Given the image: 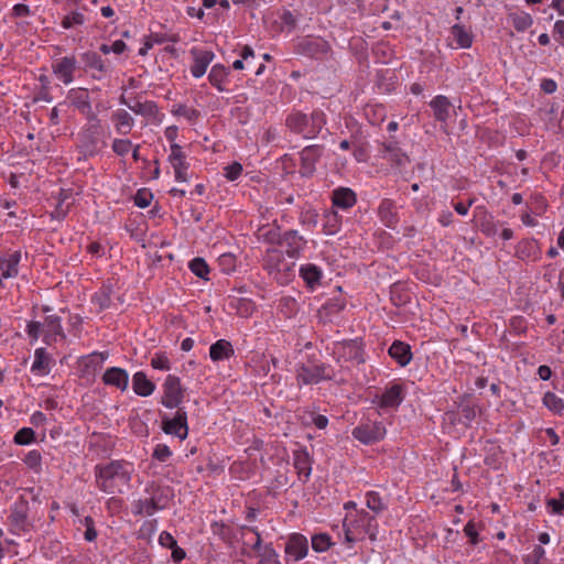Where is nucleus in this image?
<instances>
[{
  "label": "nucleus",
  "mask_w": 564,
  "mask_h": 564,
  "mask_svg": "<svg viewBox=\"0 0 564 564\" xmlns=\"http://www.w3.org/2000/svg\"><path fill=\"white\" fill-rule=\"evenodd\" d=\"M284 552L288 561H301L308 553V540L301 533H292L288 536L284 545Z\"/></svg>",
  "instance_id": "14"
},
{
  "label": "nucleus",
  "mask_w": 564,
  "mask_h": 564,
  "mask_svg": "<svg viewBox=\"0 0 564 564\" xmlns=\"http://www.w3.org/2000/svg\"><path fill=\"white\" fill-rule=\"evenodd\" d=\"M53 73L65 85L74 80V72L76 69V59L74 56H65L52 64Z\"/></svg>",
  "instance_id": "20"
},
{
  "label": "nucleus",
  "mask_w": 564,
  "mask_h": 564,
  "mask_svg": "<svg viewBox=\"0 0 564 564\" xmlns=\"http://www.w3.org/2000/svg\"><path fill=\"white\" fill-rule=\"evenodd\" d=\"M324 147L321 144H312L305 147L300 152V174L304 177H311L316 171V163L319 161L323 155Z\"/></svg>",
  "instance_id": "12"
},
{
  "label": "nucleus",
  "mask_w": 564,
  "mask_h": 564,
  "mask_svg": "<svg viewBox=\"0 0 564 564\" xmlns=\"http://www.w3.org/2000/svg\"><path fill=\"white\" fill-rule=\"evenodd\" d=\"M242 173V165L234 162L225 167V176L229 181H236Z\"/></svg>",
  "instance_id": "61"
},
{
  "label": "nucleus",
  "mask_w": 564,
  "mask_h": 564,
  "mask_svg": "<svg viewBox=\"0 0 564 564\" xmlns=\"http://www.w3.org/2000/svg\"><path fill=\"white\" fill-rule=\"evenodd\" d=\"M80 522L86 528L84 532L85 540H87L88 542L95 541L97 538V530L95 529L94 519L90 516H87Z\"/></svg>",
  "instance_id": "56"
},
{
  "label": "nucleus",
  "mask_w": 564,
  "mask_h": 564,
  "mask_svg": "<svg viewBox=\"0 0 564 564\" xmlns=\"http://www.w3.org/2000/svg\"><path fill=\"white\" fill-rule=\"evenodd\" d=\"M169 161L174 169L176 181L186 182L188 163L186 162V155L182 151V147L180 144L173 143L171 145Z\"/></svg>",
  "instance_id": "19"
},
{
  "label": "nucleus",
  "mask_w": 564,
  "mask_h": 564,
  "mask_svg": "<svg viewBox=\"0 0 564 564\" xmlns=\"http://www.w3.org/2000/svg\"><path fill=\"white\" fill-rule=\"evenodd\" d=\"M379 145V154L394 166L404 167L410 162L409 156L402 151L394 138L383 141Z\"/></svg>",
  "instance_id": "15"
},
{
  "label": "nucleus",
  "mask_w": 564,
  "mask_h": 564,
  "mask_svg": "<svg viewBox=\"0 0 564 564\" xmlns=\"http://www.w3.org/2000/svg\"><path fill=\"white\" fill-rule=\"evenodd\" d=\"M294 467L297 470L299 476L308 478L311 475V457L306 449L295 451L293 454Z\"/></svg>",
  "instance_id": "36"
},
{
  "label": "nucleus",
  "mask_w": 564,
  "mask_h": 564,
  "mask_svg": "<svg viewBox=\"0 0 564 564\" xmlns=\"http://www.w3.org/2000/svg\"><path fill=\"white\" fill-rule=\"evenodd\" d=\"M21 261V251L7 252L0 258V270L2 278H15L19 274V263Z\"/></svg>",
  "instance_id": "24"
},
{
  "label": "nucleus",
  "mask_w": 564,
  "mask_h": 564,
  "mask_svg": "<svg viewBox=\"0 0 564 564\" xmlns=\"http://www.w3.org/2000/svg\"><path fill=\"white\" fill-rule=\"evenodd\" d=\"M516 256L521 260H536L540 256L538 241L534 239H523L516 248Z\"/></svg>",
  "instance_id": "34"
},
{
  "label": "nucleus",
  "mask_w": 564,
  "mask_h": 564,
  "mask_svg": "<svg viewBox=\"0 0 564 564\" xmlns=\"http://www.w3.org/2000/svg\"><path fill=\"white\" fill-rule=\"evenodd\" d=\"M132 143L128 139H115L112 142V151L120 156L128 154Z\"/></svg>",
  "instance_id": "57"
},
{
  "label": "nucleus",
  "mask_w": 564,
  "mask_h": 564,
  "mask_svg": "<svg viewBox=\"0 0 564 564\" xmlns=\"http://www.w3.org/2000/svg\"><path fill=\"white\" fill-rule=\"evenodd\" d=\"M240 533L245 547H249L251 551H254L257 554L262 555L268 560H270L271 556H276L275 551L270 546H265L264 552L260 553L262 539L256 528L242 525L240 527Z\"/></svg>",
  "instance_id": "13"
},
{
  "label": "nucleus",
  "mask_w": 564,
  "mask_h": 564,
  "mask_svg": "<svg viewBox=\"0 0 564 564\" xmlns=\"http://www.w3.org/2000/svg\"><path fill=\"white\" fill-rule=\"evenodd\" d=\"M191 271L198 278L207 280V274L209 273V268L206 261L203 258H194L189 262Z\"/></svg>",
  "instance_id": "49"
},
{
  "label": "nucleus",
  "mask_w": 564,
  "mask_h": 564,
  "mask_svg": "<svg viewBox=\"0 0 564 564\" xmlns=\"http://www.w3.org/2000/svg\"><path fill=\"white\" fill-rule=\"evenodd\" d=\"M464 533L468 538L470 544L475 545L479 542V534L476 524L473 521H468L464 528Z\"/></svg>",
  "instance_id": "62"
},
{
  "label": "nucleus",
  "mask_w": 564,
  "mask_h": 564,
  "mask_svg": "<svg viewBox=\"0 0 564 564\" xmlns=\"http://www.w3.org/2000/svg\"><path fill=\"white\" fill-rule=\"evenodd\" d=\"M112 120L116 123V129L121 134L130 133L133 127V118L123 109H119L112 113Z\"/></svg>",
  "instance_id": "38"
},
{
  "label": "nucleus",
  "mask_w": 564,
  "mask_h": 564,
  "mask_svg": "<svg viewBox=\"0 0 564 564\" xmlns=\"http://www.w3.org/2000/svg\"><path fill=\"white\" fill-rule=\"evenodd\" d=\"M333 207L347 210L357 203L356 193L349 187H338L332 192Z\"/></svg>",
  "instance_id": "25"
},
{
  "label": "nucleus",
  "mask_w": 564,
  "mask_h": 564,
  "mask_svg": "<svg viewBox=\"0 0 564 564\" xmlns=\"http://www.w3.org/2000/svg\"><path fill=\"white\" fill-rule=\"evenodd\" d=\"M133 473L132 464L120 459L95 466L97 488L108 495L122 494L130 488Z\"/></svg>",
  "instance_id": "1"
},
{
  "label": "nucleus",
  "mask_w": 564,
  "mask_h": 564,
  "mask_svg": "<svg viewBox=\"0 0 564 564\" xmlns=\"http://www.w3.org/2000/svg\"><path fill=\"white\" fill-rule=\"evenodd\" d=\"M82 61L85 64L86 68L95 69L100 75H93L94 78L100 79L101 75L106 74L109 70V66L106 64V62L101 58V56L93 51H88L82 55Z\"/></svg>",
  "instance_id": "29"
},
{
  "label": "nucleus",
  "mask_w": 564,
  "mask_h": 564,
  "mask_svg": "<svg viewBox=\"0 0 564 564\" xmlns=\"http://www.w3.org/2000/svg\"><path fill=\"white\" fill-rule=\"evenodd\" d=\"M324 218V232L326 235H335L340 228L341 217L337 212L329 210L325 213Z\"/></svg>",
  "instance_id": "41"
},
{
  "label": "nucleus",
  "mask_w": 564,
  "mask_h": 564,
  "mask_svg": "<svg viewBox=\"0 0 564 564\" xmlns=\"http://www.w3.org/2000/svg\"><path fill=\"white\" fill-rule=\"evenodd\" d=\"M85 23V17L83 13L78 11H73L69 14L65 15L61 22L64 29H72L75 25H82Z\"/></svg>",
  "instance_id": "53"
},
{
  "label": "nucleus",
  "mask_w": 564,
  "mask_h": 564,
  "mask_svg": "<svg viewBox=\"0 0 564 564\" xmlns=\"http://www.w3.org/2000/svg\"><path fill=\"white\" fill-rule=\"evenodd\" d=\"M334 377L335 371L330 365L317 362L314 359H307L296 367V381L300 387L333 380Z\"/></svg>",
  "instance_id": "5"
},
{
  "label": "nucleus",
  "mask_w": 564,
  "mask_h": 564,
  "mask_svg": "<svg viewBox=\"0 0 564 564\" xmlns=\"http://www.w3.org/2000/svg\"><path fill=\"white\" fill-rule=\"evenodd\" d=\"M280 19L282 24L288 28L289 31H293L296 28L297 19L290 10H284L280 15Z\"/></svg>",
  "instance_id": "63"
},
{
  "label": "nucleus",
  "mask_w": 564,
  "mask_h": 564,
  "mask_svg": "<svg viewBox=\"0 0 564 564\" xmlns=\"http://www.w3.org/2000/svg\"><path fill=\"white\" fill-rule=\"evenodd\" d=\"M161 429L164 433L174 435L180 440H185L188 434V429L178 426V423L175 421V419H170L166 414L162 415Z\"/></svg>",
  "instance_id": "37"
},
{
  "label": "nucleus",
  "mask_w": 564,
  "mask_h": 564,
  "mask_svg": "<svg viewBox=\"0 0 564 564\" xmlns=\"http://www.w3.org/2000/svg\"><path fill=\"white\" fill-rule=\"evenodd\" d=\"M366 505L375 513H380L381 511L387 509L386 503L382 502V499L380 498L379 494L376 491L367 492Z\"/></svg>",
  "instance_id": "50"
},
{
  "label": "nucleus",
  "mask_w": 564,
  "mask_h": 564,
  "mask_svg": "<svg viewBox=\"0 0 564 564\" xmlns=\"http://www.w3.org/2000/svg\"><path fill=\"white\" fill-rule=\"evenodd\" d=\"M46 327V334L44 336V341L50 344V339L52 336H61L65 338V334L63 332L61 325V317L56 315L46 316L45 322L43 324Z\"/></svg>",
  "instance_id": "39"
},
{
  "label": "nucleus",
  "mask_w": 564,
  "mask_h": 564,
  "mask_svg": "<svg viewBox=\"0 0 564 564\" xmlns=\"http://www.w3.org/2000/svg\"><path fill=\"white\" fill-rule=\"evenodd\" d=\"M171 456L172 451L165 444H158L152 454V457L161 463H165Z\"/></svg>",
  "instance_id": "58"
},
{
  "label": "nucleus",
  "mask_w": 564,
  "mask_h": 564,
  "mask_svg": "<svg viewBox=\"0 0 564 564\" xmlns=\"http://www.w3.org/2000/svg\"><path fill=\"white\" fill-rule=\"evenodd\" d=\"M470 395H464L458 403V422L465 426H469L476 419L477 410Z\"/></svg>",
  "instance_id": "27"
},
{
  "label": "nucleus",
  "mask_w": 564,
  "mask_h": 564,
  "mask_svg": "<svg viewBox=\"0 0 564 564\" xmlns=\"http://www.w3.org/2000/svg\"><path fill=\"white\" fill-rule=\"evenodd\" d=\"M151 366L154 369L169 370L170 361L169 358L164 355H155L151 360Z\"/></svg>",
  "instance_id": "64"
},
{
  "label": "nucleus",
  "mask_w": 564,
  "mask_h": 564,
  "mask_svg": "<svg viewBox=\"0 0 564 564\" xmlns=\"http://www.w3.org/2000/svg\"><path fill=\"white\" fill-rule=\"evenodd\" d=\"M235 355L234 347L226 339H218L209 347V357L213 361L229 359Z\"/></svg>",
  "instance_id": "30"
},
{
  "label": "nucleus",
  "mask_w": 564,
  "mask_h": 564,
  "mask_svg": "<svg viewBox=\"0 0 564 564\" xmlns=\"http://www.w3.org/2000/svg\"><path fill=\"white\" fill-rule=\"evenodd\" d=\"M174 115L183 116L187 118L189 121L196 120L199 116V111L195 108H189L186 105H178L175 110H173Z\"/></svg>",
  "instance_id": "59"
},
{
  "label": "nucleus",
  "mask_w": 564,
  "mask_h": 564,
  "mask_svg": "<svg viewBox=\"0 0 564 564\" xmlns=\"http://www.w3.org/2000/svg\"><path fill=\"white\" fill-rule=\"evenodd\" d=\"M259 234H260V237H262L264 241H267L269 243L281 245L283 234L280 232L279 227L273 228V227L264 226L259 229Z\"/></svg>",
  "instance_id": "48"
},
{
  "label": "nucleus",
  "mask_w": 564,
  "mask_h": 564,
  "mask_svg": "<svg viewBox=\"0 0 564 564\" xmlns=\"http://www.w3.org/2000/svg\"><path fill=\"white\" fill-rule=\"evenodd\" d=\"M13 440L18 445H28L35 440V433L31 427H22L15 433Z\"/></svg>",
  "instance_id": "52"
},
{
  "label": "nucleus",
  "mask_w": 564,
  "mask_h": 564,
  "mask_svg": "<svg viewBox=\"0 0 564 564\" xmlns=\"http://www.w3.org/2000/svg\"><path fill=\"white\" fill-rule=\"evenodd\" d=\"M361 520L367 522L365 533L369 536V539L371 541H375L377 539V532H378L376 518L372 516H369V513H367V512H364Z\"/></svg>",
  "instance_id": "55"
},
{
  "label": "nucleus",
  "mask_w": 564,
  "mask_h": 564,
  "mask_svg": "<svg viewBox=\"0 0 564 564\" xmlns=\"http://www.w3.org/2000/svg\"><path fill=\"white\" fill-rule=\"evenodd\" d=\"M389 356L394 359L401 367L408 366L412 360V351L410 345L394 340L390 346Z\"/></svg>",
  "instance_id": "26"
},
{
  "label": "nucleus",
  "mask_w": 564,
  "mask_h": 564,
  "mask_svg": "<svg viewBox=\"0 0 564 564\" xmlns=\"http://www.w3.org/2000/svg\"><path fill=\"white\" fill-rule=\"evenodd\" d=\"M191 54L194 59L191 66V73L195 78H199L206 73L207 67L215 57V54L209 50H200L197 47H193L191 50Z\"/></svg>",
  "instance_id": "18"
},
{
  "label": "nucleus",
  "mask_w": 564,
  "mask_h": 564,
  "mask_svg": "<svg viewBox=\"0 0 564 564\" xmlns=\"http://www.w3.org/2000/svg\"><path fill=\"white\" fill-rule=\"evenodd\" d=\"M130 110L134 113L148 117V118H156L159 116V107L154 101H135L133 106H130Z\"/></svg>",
  "instance_id": "40"
},
{
  "label": "nucleus",
  "mask_w": 564,
  "mask_h": 564,
  "mask_svg": "<svg viewBox=\"0 0 564 564\" xmlns=\"http://www.w3.org/2000/svg\"><path fill=\"white\" fill-rule=\"evenodd\" d=\"M318 214L314 209H306L301 213L300 221L303 225L315 227L317 225Z\"/></svg>",
  "instance_id": "60"
},
{
  "label": "nucleus",
  "mask_w": 564,
  "mask_h": 564,
  "mask_svg": "<svg viewBox=\"0 0 564 564\" xmlns=\"http://www.w3.org/2000/svg\"><path fill=\"white\" fill-rule=\"evenodd\" d=\"M378 216L386 227L394 229L399 223L395 203L390 198L382 199L378 207Z\"/></svg>",
  "instance_id": "22"
},
{
  "label": "nucleus",
  "mask_w": 564,
  "mask_h": 564,
  "mask_svg": "<svg viewBox=\"0 0 564 564\" xmlns=\"http://www.w3.org/2000/svg\"><path fill=\"white\" fill-rule=\"evenodd\" d=\"M306 245V239L297 230L290 229L283 232L281 245L290 258H297Z\"/></svg>",
  "instance_id": "17"
},
{
  "label": "nucleus",
  "mask_w": 564,
  "mask_h": 564,
  "mask_svg": "<svg viewBox=\"0 0 564 564\" xmlns=\"http://www.w3.org/2000/svg\"><path fill=\"white\" fill-rule=\"evenodd\" d=\"M293 51L297 55L324 59L330 52V44L321 36L306 35L293 42Z\"/></svg>",
  "instance_id": "7"
},
{
  "label": "nucleus",
  "mask_w": 564,
  "mask_h": 564,
  "mask_svg": "<svg viewBox=\"0 0 564 564\" xmlns=\"http://www.w3.org/2000/svg\"><path fill=\"white\" fill-rule=\"evenodd\" d=\"M102 382L106 386L116 387L120 391H126L129 386V375L123 368L111 367L102 375Z\"/></svg>",
  "instance_id": "23"
},
{
  "label": "nucleus",
  "mask_w": 564,
  "mask_h": 564,
  "mask_svg": "<svg viewBox=\"0 0 564 564\" xmlns=\"http://www.w3.org/2000/svg\"><path fill=\"white\" fill-rule=\"evenodd\" d=\"M153 194L148 188H140L137 191L133 200L134 204L140 208H145L151 204Z\"/></svg>",
  "instance_id": "54"
},
{
  "label": "nucleus",
  "mask_w": 564,
  "mask_h": 564,
  "mask_svg": "<svg viewBox=\"0 0 564 564\" xmlns=\"http://www.w3.org/2000/svg\"><path fill=\"white\" fill-rule=\"evenodd\" d=\"M452 35L456 43L463 47L468 48L471 46L473 37L470 33L466 31V29L463 25L455 24L452 26Z\"/></svg>",
  "instance_id": "42"
},
{
  "label": "nucleus",
  "mask_w": 564,
  "mask_h": 564,
  "mask_svg": "<svg viewBox=\"0 0 564 564\" xmlns=\"http://www.w3.org/2000/svg\"><path fill=\"white\" fill-rule=\"evenodd\" d=\"M263 269L282 284L289 281L288 272L291 271V267L284 261L283 253L278 249L267 250L263 257Z\"/></svg>",
  "instance_id": "8"
},
{
  "label": "nucleus",
  "mask_w": 564,
  "mask_h": 564,
  "mask_svg": "<svg viewBox=\"0 0 564 564\" xmlns=\"http://www.w3.org/2000/svg\"><path fill=\"white\" fill-rule=\"evenodd\" d=\"M300 276L303 279L308 289L314 290L317 285L321 284L323 272L319 267L313 263H306L301 265Z\"/></svg>",
  "instance_id": "28"
},
{
  "label": "nucleus",
  "mask_w": 564,
  "mask_h": 564,
  "mask_svg": "<svg viewBox=\"0 0 564 564\" xmlns=\"http://www.w3.org/2000/svg\"><path fill=\"white\" fill-rule=\"evenodd\" d=\"M386 435V427L381 422H367L352 430V436L364 444H373Z\"/></svg>",
  "instance_id": "11"
},
{
  "label": "nucleus",
  "mask_w": 564,
  "mask_h": 564,
  "mask_svg": "<svg viewBox=\"0 0 564 564\" xmlns=\"http://www.w3.org/2000/svg\"><path fill=\"white\" fill-rule=\"evenodd\" d=\"M145 491L151 496L145 499L135 500L132 505L134 516H152L154 512L165 509L173 496L169 487H161L151 484Z\"/></svg>",
  "instance_id": "4"
},
{
  "label": "nucleus",
  "mask_w": 564,
  "mask_h": 564,
  "mask_svg": "<svg viewBox=\"0 0 564 564\" xmlns=\"http://www.w3.org/2000/svg\"><path fill=\"white\" fill-rule=\"evenodd\" d=\"M333 352L338 362L351 361L356 365L365 362L364 349L361 344L356 339L336 343Z\"/></svg>",
  "instance_id": "9"
},
{
  "label": "nucleus",
  "mask_w": 564,
  "mask_h": 564,
  "mask_svg": "<svg viewBox=\"0 0 564 564\" xmlns=\"http://www.w3.org/2000/svg\"><path fill=\"white\" fill-rule=\"evenodd\" d=\"M430 107L433 109L434 117L437 121H447L452 104L446 96L438 95L434 97L430 102Z\"/></svg>",
  "instance_id": "33"
},
{
  "label": "nucleus",
  "mask_w": 564,
  "mask_h": 564,
  "mask_svg": "<svg viewBox=\"0 0 564 564\" xmlns=\"http://www.w3.org/2000/svg\"><path fill=\"white\" fill-rule=\"evenodd\" d=\"M10 531L17 535H26L34 529L33 520L30 517V503L24 497L13 502L8 517Z\"/></svg>",
  "instance_id": "6"
},
{
  "label": "nucleus",
  "mask_w": 564,
  "mask_h": 564,
  "mask_svg": "<svg viewBox=\"0 0 564 564\" xmlns=\"http://www.w3.org/2000/svg\"><path fill=\"white\" fill-rule=\"evenodd\" d=\"M543 404L552 412L561 414L564 410V401L553 392H546L543 397Z\"/></svg>",
  "instance_id": "46"
},
{
  "label": "nucleus",
  "mask_w": 564,
  "mask_h": 564,
  "mask_svg": "<svg viewBox=\"0 0 564 564\" xmlns=\"http://www.w3.org/2000/svg\"><path fill=\"white\" fill-rule=\"evenodd\" d=\"M184 398V389L178 377L169 375L163 383L161 404L167 409L178 408Z\"/></svg>",
  "instance_id": "10"
},
{
  "label": "nucleus",
  "mask_w": 564,
  "mask_h": 564,
  "mask_svg": "<svg viewBox=\"0 0 564 564\" xmlns=\"http://www.w3.org/2000/svg\"><path fill=\"white\" fill-rule=\"evenodd\" d=\"M311 543L312 549L318 553L327 551L333 545L330 535L327 533L314 534L311 538Z\"/></svg>",
  "instance_id": "45"
},
{
  "label": "nucleus",
  "mask_w": 564,
  "mask_h": 564,
  "mask_svg": "<svg viewBox=\"0 0 564 564\" xmlns=\"http://www.w3.org/2000/svg\"><path fill=\"white\" fill-rule=\"evenodd\" d=\"M111 290L108 286H102L95 295L93 296V303L98 305L99 310H106L111 304Z\"/></svg>",
  "instance_id": "47"
},
{
  "label": "nucleus",
  "mask_w": 564,
  "mask_h": 564,
  "mask_svg": "<svg viewBox=\"0 0 564 564\" xmlns=\"http://www.w3.org/2000/svg\"><path fill=\"white\" fill-rule=\"evenodd\" d=\"M229 74L230 70L228 67L216 64L208 74V80L218 91L223 93L227 90L223 84L226 82Z\"/></svg>",
  "instance_id": "35"
},
{
  "label": "nucleus",
  "mask_w": 564,
  "mask_h": 564,
  "mask_svg": "<svg viewBox=\"0 0 564 564\" xmlns=\"http://www.w3.org/2000/svg\"><path fill=\"white\" fill-rule=\"evenodd\" d=\"M107 148V132L97 116L80 129L76 137V149L80 154L79 159H89L100 154Z\"/></svg>",
  "instance_id": "2"
},
{
  "label": "nucleus",
  "mask_w": 564,
  "mask_h": 564,
  "mask_svg": "<svg viewBox=\"0 0 564 564\" xmlns=\"http://www.w3.org/2000/svg\"><path fill=\"white\" fill-rule=\"evenodd\" d=\"M513 28L518 32H524L533 24V19L529 13L520 12L510 14Z\"/></svg>",
  "instance_id": "44"
},
{
  "label": "nucleus",
  "mask_w": 564,
  "mask_h": 564,
  "mask_svg": "<svg viewBox=\"0 0 564 564\" xmlns=\"http://www.w3.org/2000/svg\"><path fill=\"white\" fill-rule=\"evenodd\" d=\"M132 389L140 397H149L155 390V384L148 379L143 371H138L132 377Z\"/></svg>",
  "instance_id": "31"
},
{
  "label": "nucleus",
  "mask_w": 564,
  "mask_h": 564,
  "mask_svg": "<svg viewBox=\"0 0 564 564\" xmlns=\"http://www.w3.org/2000/svg\"><path fill=\"white\" fill-rule=\"evenodd\" d=\"M345 307V303L339 300H330L326 302L318 311L321 318H327L330 321V316L338 314Z\"/></svg>",
  "instance_id": "43"
},
{
  "label": "nucleus",
  "mask_w": 564,
  "mask_h": 564,
  "mask_svg": "<svg viewBox=\"0 0 564 564\" xmlns=\"http://www.w3.org/2000/svg\"><path fill=\"white\" fill-rule=\"evenodd\" d=\"M325 112L315 108L311 113L292 109L285 117V127L303 139H315L326 126Z\"/></svg>",
  "instance_id": "3"
},
{
  "label": "nucleus",
  "mask_w": 564,
  "mask_h": 564,
  "mask_svg": "<svg viewBox=\"0 0 564 564\" xmlns=\"http://www.w3.org/2000/svg\"><path fill=\"white\" fill-rule=\"evenodd\" d=\"M52 361L53 359L46 352L45 348H37L34 352V361L31 371L40 376H45L51 371Z\"/></svg>",
  "instance_id": "32"
},
{
  "label": "nucleus",
  "mask_w": 564,
  "mask_h": 564,
  "mask_svg": "<svg viewBox=\"0 0 564 564\" xmlns=\"http://www.w3.org/2000/svg\"><path fill=\"white\" fill-rule=\"evenodd\" d=\"M68 98L72 105L77 108L83 115L86 116L87 121L90 120L91 116H97L93 109L89 100L88 90L85 88L70 89Z\"/></svg>",
  "instance_id": "21"
},
{
  "label": "nucleus",
  "mask_w": 564,
  "mask_h": 564,
  "mask_svg": "<svg viewBox=\"0 0 564 564\" xmlns=\"http://www.w3.org/2000/svg\"><path fill=\"white\" fill-rule=\"evenodd\" d=\"M23 462L30 469L39 473L42 466V455L40 451L32 449L25 455Z\"/></svg>",
  "instance_id": "51"
},
{
  "label": "nucleus",
  "mask_w": 564,
  "mask_h": 564,
  "mask_svg": "<svg viewBox=\"0 0 564 564\" xmlns=\"http://www.w3.org/2000/svg\"><path fill=\"white\" fill-rule=\"evenodd\" d=\"M404 388L400 383L387 387L381 395H376L372 403L381 409H397L403 401Z\"/></svg>",
  "instance_id": "16"
}]
</instances>
